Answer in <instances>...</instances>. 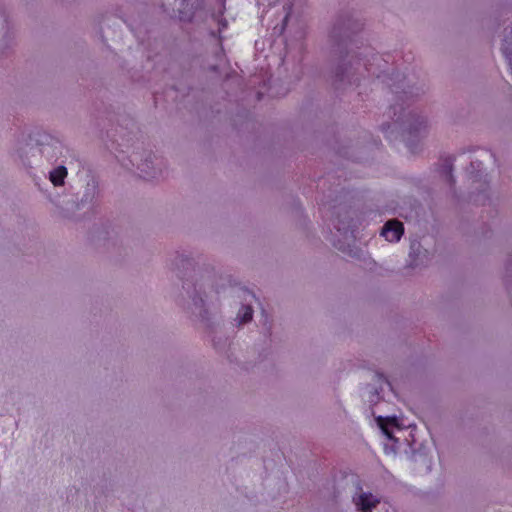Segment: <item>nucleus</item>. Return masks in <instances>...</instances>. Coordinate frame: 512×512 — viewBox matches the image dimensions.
<instances>
[{
	"instance_id": "11",
	"label": "nucleus",
	"mask_w": 512,
	"mask_h": 512,
	"mask_svg": "<svg viewBox=\"0 0 512 512\" xmlns=\"http://www.w3.org/2000/svg\"><path fill=\"white\" fill-rule=\"evenodd\" d=\"M369 73L375 74V72H372L371 67L366 68Z\"/></svg>"
},
{
	"instance_id": "12",
	"label": "nucleus",
	"mask_w": 512,
	"mask_h": 512,
	"mask_svg": "<svg viewBox=\"0 0 512 512\" xmlns=\"http://www.w3.org/2000/svg\"><path fill=\"white\" fill-rule=\"evenodd\" d=\"M288 17H289V15L287 14V15L285 16V18H284V23H286V22H287Z\"/></svg>"
},
{
	"instance_id": "10",
	"label": "nucleus",
	"mask_w": 512,
	"mask_h": 512,
	"mask_svg": "<svg viewBox=\"0 0 512 512\" xmlns=\"http://www.w3.org/2000/svg\"><path fill=\"white\" fill-rule=\"evenodd\" d=\"M379 60H380V57H378V56H374V57H373V61H374V62H378Z\"/></svg>"
},
{
	"instance_id": "8",
	"label": "nucleus",
	"mask_w": 512,
	"mask_h": 512,
	"mask_svg": "<svg viewBox=\"0 0 512 512\" xmlns=\"http://www.w3.org/2000/svg\"><path fill=\"white\" fill-rule=\"evenodd\" d=\"M426 123L423 119H417L416 124L410 126V134L420 132L422 129H425Z\"/></svg>"
},
{
	"instance_id": "1",
	"label": "nucleus",
	"mask_w": 512,
	"mask_h": 512,
	"mask_svg": "<svg viewBox=\"0 0 512 512\" xmlns=\"http://www.w3.org/2000/svg\"><path fill=\"white\" fill-rule=\"evenodd\" d=\"M378 429L385 436L389 445L385 443V450H391L396 453L399 449L398 444L403 440L409 445L416 442L414 430L416 425L409 421V418H373Z\"/></svg>"
},
{
	"instance_id": "3",
	"label": "nucleus",
	"mask_w": 512,
	"mask_h": 512,
	"mask_svg": "<svg viewBox=\"0 0 512 512\" xmlns=\"http://www.w3.org/2000/svg\"><path fill=\"white\" fill-rule=\"evenodd\" d=\"M404 233L403 224L398 220H389L382 228L381 235L389 242H397Z\"/></svg>"
},
{
	"instance_id": "4",
	"label": "nucleus",
	"mask_w": 512,
	"mask_h": 512,
	"mask_svg": "<svg viewBox=\"0 0 512 512\" xmlns=\"http://www.w3.org/2000/svg\"><path fill=\"white\" fill-rule=\"evenodd\" d=\"M67 175V169L64 166H58L50 172V181L54 186H61L64 184V179Z\"/></svg>"
},
{
	"instance_id": "2",
	"label": "nucleus",
	"mask_w": 512,
	"mask_h": 512,
	"mask_svg": "<svg viewBox=\"0 0 512 512\" xmlns=\"http://www.w3.org/2000/svg\"><path fill=\"white\" fill-rule=\"evenodd\" d=\"M352 502L357 512H373V510L381 503V497L371 492L363 491L360 484L357 485V491L352 497Z\"/></svg>"
},
{
	"instance_id": "6",
	"label": "nucleus",
	"mask_w": 512,
	"mask_h": 512,
	"mask_svg": "<svg viewBox=\"0 0 512 512\" xmlns=\"http://www.w3.org/2000/svg\"><path fill=\"white\" fill-rule=\"evenodd\" d=\"M253 317V310L250 306H245L243 308V313L239 317V324H245L252 320Z\"/></svg>"
},
{
	"instance_id": "9",
	"label": "nucleus",
	"mask_w": 512,
	"mask_h": 512,
	"mask_svg": "<svg viewBox=\"0 0 512 512\" xmlns=\"http://www.w3.org/2000/svg\"><path fill=\"white\" fill-rule=\"evenodd\" d=\"M378 376H379L380 378H383V380L385 381V383H386L388 386H390V387H391V383H390L389 381H387V380L383 377V375H378Z\"/></svg>"
},
{
	"instance_id": "5",
	"label": "nucleus",
	"mask_w": 512,
	"mask_h": 512,
	"mask_svg": "<svg viewBox=\"0 0 512 512\" xmlns=\"http://www.w3.org/2000/svg\"><path fill=\"white\" fill-rule=\"evenodd\" d=\"M452 170H453V159L451 157H447L444 159L440 173L444 177V179L450 184L454 183Z\"/></svg>"
},
{
	"instance_id": "7",
	"label": "nucleus",
	"mask_w": 512,
	"mask_h": 512,
	"mask_svg": "<svg viewBox=\"0 0 512 512\" xmlns=\"http://www.w3.org/2000/svg\"><path fill=\"white\" fill-rule=\"evenodd\" d=\"M501 50H502V53L512 71V48H510L507 41H505V43H503Z\"/></svg>"
}]
</instances>
